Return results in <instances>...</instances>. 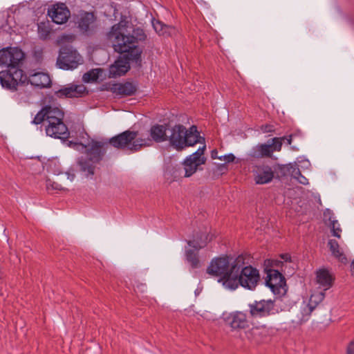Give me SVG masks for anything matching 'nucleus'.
<instances>
[{"mask_svg":"<svg viewBox=\"0 0 354 354\" xmlns=\"http://www.w3.org/2000/svg\"><path fill=\"white\" fill-rule=\"evenodd\" d=\"M28 82L39 88H47L50 86L51 80L48 74L43 72L30 73Z\"/></svg>","mask_w":354,"mask_h":354,"instance_id":"5701e85b","label":"nucleus"},{"mask_svg":"<svg viewBox=\"0 0 354 354\" xmlns=\"http://www.w3.org/2000/svg\"><path fill=\"white\" fill-rule=\"evenodd\" d=\"M86 87L83 84H69L64 86L55 94L57 97H80L86 92Z\"/></svg>","mask_w":354,"mask_h":354,"instance_id":"a211bd4d","label":"nucleus"},{"mask_svg":"<svg viewBox=\"0 0 354 354\" xmlns=\"http://www.w3.org/2000/svg\"><path fill=\"white\" fill-rule=\"evenodd\" d=\"M25 80L24 71L19 66H11L0 71V84L6 89L15 91Z\"/></svg>","mask_w":354,"mask_h":354,"instance_id":"1a4fd4ad","label":"nucleus"},{"mask_svg":"<svg viewBox=\"0 0 354 354\" xmlns=\"http://www.w3.org/2000/svg\"><path fill=\"white\" fill-rule=\"evenodd\" d=\"M249 308L253 317H263L275 313L274 304L271 299L255 301L249 304Z\"/></svg>","mask_w":354,"mask_h":354,"instance_id":"ddd939ff","label":"nucleus"},{"mask_svg":"<svg viewBox=\"0 0 354 354\" xmlns=\"http://www.w3.org/2000/svg\"><path fill=\"white\" fill-rule=\"evenodd\" d=\"M205 149L206 146L203 144L196 151L187 157L184 160L185 177H190L197 171L198 167L205 163L206 158L204 156Z\"/></svg>","mask_w":354,"mask_h":354,"instance_id":"9b49d317","label":"nucleus"},{"mask_svg":"<svg viewBox=\"0 0 354 354\" xmlns=\"http://www.w3.org/2000/svg\"><path fill=\"white\" fill-rule=\"evenodd\" d=\"M168 128L169 125H153L149 131L150 136L140 135L138 131L127 130L111 138L109 143L118 149L137 152L142 147L152 145L153 141L157 143L167 141Z\"/></svg>","mask_w":354,"mask_h":354,"instance_id":"f257e3e1","label":"nucleus"},{"mask_svg":"<svg viewBox=\"0 0 354 354\" xmlns=\"http://www.w3.org/2000/svg\"><path fill=\"white\" fill-rule=\"evenodd\" d=\"M301 133L300 131H298L297 133L290 134L287 136H283L281 138H283V141L286 140V142L288 145H291L292 138L296 137H301Z\"/></svg>","mask_w":354,"mask_h":354,"instance_id":"f704fd0d","label":"nucleus"},{"mask_svg":"<svg viewBox=\"0 0 354 354\" xmlns=\"http://www.w3.org/2000/svg\"><path fill=\"white\" fill-rule=\"evenodd\" d=\"M53 109H55V107L51 106H46L45 107L42 108L41 110L36 114L33 120L32 121V123L35 124H39L44 122L45 125L48 120V116H50L49 113H52Z\"/></svg>","mask_w":354,"mask_h":354,"instance_id":"cd10ccee","label":"nucleus"},{"mask_svg":"<svg viewBox=\"0 0 354 354\" xmlns=\"http://www.w3.org/2000/svg\"><path fill=\"white\" fill-rule=\"evenodd\" d=\"M281 258L286 262L290 261V255L289 254H283L281 255Z\"/></svg>","mask_w":354,"mask_h":354,"instance_id":"79ce46f5","label":"nucleus"},{"mask_svg":"<svg viewBox=\"0 0 354 354\" xmlns=\"http://www.w3.org/2000/svg\"><path fill=\"white\" fill-rule=\"evenodd\" d=\"M282 142H283V138H281V137H280V138L276 137V138H274L272 139V143L270 145H272L274 151H281V147H282Z\"/></svg>","mask_w":354,"mask_h":354,"instance_id":"473e14b6","label":"nucleus"},{"mask_svg":"<svg viewBox=\"0 0 354 354\" xmlns=\"http://www.w3.org/2000/svg\"><path fill=\"white\" fill-rule=\"evenodd\" d=\"M100 72V69H92L83 75L82 80L86 83L96 81L99 78Z\"/></svg>","mask_w":354,"mask_h":354,"instance_id":"2f4dec72","label":"nucleus"},{"mask_svg":"<svg viewBox=\"0 0 354 354\" xmlns=\"http://www.w3.org/2000/svg\"><path fill=\"white\" fill-rule=\"evenodd\" d=\"M95 18L93 14L85 12L81 15L78 21V28L85 35L92 34L95 28Z\"/></svg>","mask_w":354,"mask_h":354,"instance_id":"aec40b11","label":"nucleus"},{"mask_svg":"<svg viewBox=\"0 0 354 354\" xmlns=\"http://www.w3.org/2000/svg\"><path fill=\"white\" fill-rule=\"evenodd\" d=\"M292 149L295 150H297V149L295 148V147H292Z\"/></svg>","mask_w":354,"mask_h":354,"instance_id":"a18cd8bd","label":"nucleus"},{"mask_svg":"<svg viewBox=\"0 0 354 354\" xmlns=\"http://www.w3.org/2000/svg\"><path fill=\"white\" fill-rule=\"evenodd\" d=\"M46 187H47V189H50V187H51L52 189H57V190H59L62 189L61 187V185L55 183V182H51L50 180H48L47 183H46Z\"/></svg>","mask_w":354,"mask_h":354,"instance_id":"e433bc0d","label":"nucleus"},{"mask_svg":"<svg viewBox=\"0 0 354 354\" xmlns=\"http://www.w3.org/2000/svg\"><path fill=\"white\" fill-rule=\"evenodd\" d=\"M328 245L329 246L330 250L332 252V254L338 259L342 263H346L347 258L346 255L340 250L339 245L337 241L334 239H330L328 241Z\"/></svg>","mask_w":354,"mask_h":354,"instance_id":"c756f323","label":"nucleus"},{"mask_svg":"<svg viewBox=\"0 0 354 354\" xmlns=\"http://www.w3.org/2000/svg\"><path fill=\"white\" fill-rule=\"evenodd\" d=\"M104 143L101 142H93L90 149L86 151L85 157H81L78 160V164L82 171L88 176L94 174L95 165L98 163L104 156L102 151Z\"/></svg>","mask_w":354,"mask_h":354,"instance_id":"39448f33","label":"nucleus"},{"mask_svg":"<svg viewBox=\"0 0 354 354\" xmlns=\"http://www.w3.org/2000/svg\"><path fill=\"white\" fill-rule=\"evenodd\" d=\"M317 282L324 290H326L332 286L333 277L328 270H319L317 272Z\"/></svg>","mask_w":354,"mask_h":354,"instance_id":"bb28decb","label":"nucleus"},{"mask_svg":"<svg viewBox=\"0 0 354 354\" xmlns=\"http://www.w3.org/2000/svg\"><path fill=\"white\" fill-rule=\"evenodd\" d=\"M225 323L232 329H243L249 326L247 315L241 311H236L224 317Z\"/></svg>","mask_w":354,"mask_h":354,"instance_id":"f3484780","label":"nucleus"},{"mask_svg":"<svg viewBox=\"0 0 354 354\" xmlns=\"http://www.w3.org/2000/svg\"><path fill=\"white\" fill-rule=\"evenodd\" d=\"M48 15L57 24H65L71 16L68 7L63 3L52 5L48 9Z\"/></svg>","mask_w":354,"mask_h":354,"instance_id":"2eb2a0df","label":"nucleus"},{"mask_svg":"<svg viewBox=\"0 0 354 354\" xmlns=\"http://www.w3.org/2000/svg\"><path fill=\"white\" fill-rule=\"evenodd\" d=\"M220 156H218V151L216 149H214L211 151V158L212 159H218Z\"/></svg>","mask_w":354,"mask_h":354,"instance_id":"a19ab883","label":"nucleus"},{"mask_svg":"<svg viewBox=\"0 0 354 354\" xmlns=\"http://www.w3.org/2000/svg\"><path fill=\"white\" fill-rule=\"evenodd\" d=\"M232 278L227 281V289L236 290L239 286L254 290L261 281L259 270L246 265L243 256H239L232 262Z\"/></svg>","mask_w":354,"mask_h":354,"instance_id":"7ed1b4c3","label":"nucleus"},{"mask_svg":"<svg viewBox=\"0 0 354 354\" xmlns=\"http://www.w3.org/2000/svg\"><path fill=\"white\" fill-rule=\"evenodd\" d=\"M254 180L256 184L263 185L271 182L274 178V171L268 165H255L252 167Z\"/></svg>","mask_w":354,"mask_h":354,"instance_id":"dca6fc26","label":"nucleus"},{"mask_svg":"<svg viewBox=\"0 0 354 354\" xmlns=\"http://www.w3.org/2000/svg\"><path fill=\"white\" fill-rule=\"evenodd\" d=\"M314 298H315V296L311 295L308 302L304 301L301 304L300 314H298L297 318L292 320L293 323L297 325H301L309 319L312 312L317 305L316 300Z\"/></svg>","mask_w":354,"mask_h":354,"instance_id":"6ab92c4d","label":"nucleus"},{"mask_svg":"<svg viewBox=\"0 0 354 354\" xmlns=\"http://www.w3.org/2000/svg\"><path fill=\"white\" fill-rule=\"evenodd\" d=\"M328 215V221H329V226L331 230L332 234L339 239L341 237L342 229L340 227V225L338 221L333 216V212H331L329 209H327L326 212H324L325 217H327Z\"/></svg>","mask_w":354,"mask_h":354,"instance_id":"c85d7f7f","label":"nucleus"},{"mask_svg":"<svg viewBox=\"0 0 354 354\" xmlns=\"http://www.w3.org/2000/svg\"><path fill=\"white\" fill-rule=\"evenodd\" d=\"M351 267V271L353 272V275H354V260L352 261Z\"/></svg>","mask_w":354,"mask_h":354,"instance_id":"37998d69","label":"nucleus"},{"mask_svg":"<svg viewBox=\"0 0 354 354\" xmlns=\"http://www.w3.org/2000/svg\"><path fill=\"white\" fill-rule=\"evenodd\" d=\"M287 172L299 183L307 185L309 184L308 179L301 174L299 168L296 163H290L286 166Z\"/></svg>","mask_w":354,"mask_h":354,"instance_id":"a878e982","label":"nucleus"},{"mask_svg":"<svg viewBox=\"0 0 354 354\" xmlns=\"http://www.w3.org/2000/svg\"><path fill=\"white\" fill-rule=\"evenodd\" d=\"M38 33H39V37L41 39H47V37L50 33V31L45 27H41V26H39Z\"/></svg>","mask_w":354,"mask_h":354,"instance_id":"72a5a7b5","label":"nucleus"},{"mask_svg":"<svg viewBox=\"0 0 354 354\" xmlns=\"http://www.w3.org/2000/svg\"><path fill=\"white\" fill-rule=\"evenodd\" d=\"M24 55L21 50L17 48H6L0 50V66H19Z\"/></svg>","mask_w":354,"mask_h":354,"instance_id":"4468645a","label":"nucleus"},{"mask_svg":"<svg viewBox=\"0 0 354 354\" xmlns=\"http://www.w3.org/2000/svg\"><path fill=\"white\" fill-rule=\"evenodd\" d=\"M273 152L274 149L272 145L259 144L250 150L248 156L253 158L271 157Z\"/></svg>","mask_w":354,"mask_h":354,"instance_id":"b1692460","label":"nucleus"},{"mask_svg":"<svg viewBox=\"0 0 354 354\" xmlns=\"http://www.w3.org/2000/svg\"><path fill=\"white\" fill-rule=\"evenodd\" d=\"M74 35H62L60 37H59V41H71L74 39Z\"/></svg>","mask_w":354,"mask_h":354,"instance_id":"ea45409f","label":"nucleus"},{"mask_svg":"<svg viewBox=\"0 0 354 354\" xmlns=\"http://www.w3.org/2000/svg\"><path fill=\"white\" fill-rule=\"evenodd\" d=\"M247 339L254 344H260L267 335V330L264 327H254L245 333Z\"/></svg>","mask_w":354,"mask_h":354,"instance_id":"393cba45","label":"nucleus"},{"mask_svg":"<svg viewBox=\"0 0 354 354\" xmlns=\"http://www.w3.org/2000/svg\"><path fill=\"white\" fill-rule=\"evenodd\" d=\"M261 129L263 133H270L274 131V128L271 124L262 125Z\"/></svg>","mask_w":354,"mask_h":354,"instance_id":"4c0bfd02","label":"nucleus"},{"mask_svg":"<svg viewBox=\"0 0 354 354\" xmlns=\"http://www.w3.org/2000/svg\"><path fill=\"white\" fill-rule=\"evenodd\" d=\"M127 23L120 21L112 26L108 33V39L112 42L115 51L120 53L131 51V56L136 60V64L140 65L142 50L137 44L139 41H144L147 35L140 28H134L132 35H127Z\"/></svg>","mask_w":354,"mask_h":354,"instance_id":"f03ea898","label":"nucleus"},{"mask_svg":"<svg viewBox=\"0 0 354 354\" xmlns=\"http://www.w3.org/2000/svg\"><path fill=\"white\" fill-rule=\"evenodd\" d=\"M49 114L50 116H48V120L45 124L46 135L54 138H67L69 132L63 122L64 113L62 111L57 107H55L52 113Z\"/></svg>","mask_w":354,"mask_h":354,"instance_id":"423d86ee","label":"nucleus"},{"mask_svg":"<svg viewBox=\"0 0 354 354\" xmlns=\"http://www.w3.org/2000/svg\"><path fill=\"white\" fill-rule=\"evenodd\" d=\"M126 53L120 56L114 64L109 67V75L112 77H116L124 75L130 68V62H135L131 56V51L124 52Z\"/></svg>","mask_w":354,"mask_h":354,"instance_id":"f8f14e48","label":"nucleus"},{"mask_svg":"<svg viewBox=\"0 0 354 354\" xmlns=\"http://www.w3.org/2000/svg\"><path fill=\"white\" fill-rule=\"evenodd\" d=\"M346 354H354V339L348 344Z\"/></svg>","mask_w":354,"mask_h":354,"instance_id":"58836bf2","label":"nucleus"},{"mask_svg":"<svg viewBox=\"0 0 354 354\" xmlns=\"http://www.w3.org/2000/svg\"><path fill=\"white\" fill-rule=\"evenodd\" d=\"M153 27L156 32L160 35H172L176 32L174 27L167 26L159 21H153Z\"/></svg>","mask_w":354,"mask_h":354,"instance_id":"7c9ffc66","label":"nucleus"},{"mask_svg":"<svg viewBox=\"0 0 354 354\" xmlns=\"http://www.w3.org/2000/svg\"><path fill=\"white\" fill-rule=\"evenodd\" d=\"M167 141L176 150L180 151L197 143L204 144L205 138L201 136L196 126L192 125L188 129L182 124L169 125Z\"/></svg>","mask_w":354,"mask_h":354,"instance_id":"20e7f679","label":"nucleus"},{"mask_svg":"<svg viewBox=\"0 0 354 354\" xmlns=\"http://www.w3.org/2000/svg\"><path fill=\"white\" fill-rule=\"evenodd\" d=\"M110 91L120 97L131 96L136 91V86L129 82L115 83L110 86Z\"/></svg>","mask_w":354,"mask_h":354,"instance_id":"4be33fe9","label":"nucleus"},{"mask_svg":"<svg viewBox=\"0 0 354 354\" xmlns=\"http://www.w3.org/2000/svg\"><path fill=\"white\" fill-rule=\"evenodd\" d=\"M265 283L274 293H279L285 283L282 274L277 270L270 271L267 275Z\"/></svg>","mask_w":354,"mask_h":354,"instance_id":"412c9836","label":"nucleus"},{"mask_svg":"<svg viewBox=\"0 0 354 354\" xmlns=\"http://www.w3.org/2000/svg\"><path fill=\"white\" fill-rule=\"evenodd\" d=\"M319 297H320V299H322L324 298V294L322 293L320 295Z\"/></svg>","mask_w":354,"mask_h":354,"instance_id":"c03bdc74","label":"nucleus"},{"mask_svg":"<svg viewBox=\"0 0 354 354\" xmlns=\"http://www.w3.org/2000/svg\"><path fill=\"white\" fill-rule=\"evenodd\" d=\"M218 160H223L226 163H230L235 160V156L233 153H228L224 156H221L218 158Z\"/></svg>","mask_w":354,"mask_h":354,"instance_id":"c9c22d12","label":"nucleus"},{"mask_svg":"<svg viewBox=\"0 0 354 354\" xmlns=\"http://www.w3.org/2000/svg\"><path fill=\"white\" fill-rule=\"evenodd\" d=\"M232 262L227 257H218L212 259L207 268V273L219 277L218 281L227 288L226 281L232 278Z\"/></svg>","mask_w":354,"mask_h":354,"instance_id":"6e6552de","label":"nucleus"},{"mask_svg":"<svg viewBox=\"0 0 354 354\" xmlns=\"http://www.w3.org/2000/svg\"><path fill=\"white\" fill-rule=\"evenodd\" d=\"M83 63L82 57L72 46H62L57 60L59 68L73 70Z\"/></svg>","mask_w":354,"mask_h":354,"instance_id":"9d476101","label":"nucleus"},{"mask_svg":"<svg viewBox=\"0 0 354 354\" xmlns=\"http://www.w3.org/2000/svg\"><path fill=\"white\" fill-rule=\"evenodd\" d=\"M213 236L208 233L207 230L196 233L192 240L187 241V244L192 249L186 250L185 257L192 268H197L200 266V261L198 257V252L205 248L207 243L212 239Z\"/></svg>","mask_w":354,"mask_h":354,"instance_id":"0eeeda50","label":"nucleus"}]
</instances>
